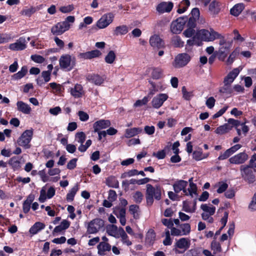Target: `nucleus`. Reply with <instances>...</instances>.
<instances>
[{
	"mask_svg": "<svg viewBox=\"0 0 256 256\" xmlns=\"http://www.w3.org/2000/svg\"><path fill=\"white\" fill-rule=\"evenodd\" d=\"M146 204L148 206H151L154 203V198L159 200L162 197L161 187L157 184L154 186L150 184H146Z\"/></svg>",
	"mask_w": 256,
	"mask_h": 256,
	"instance_id": "1",
	"label": "nucleus"
},
{
	"mask_svg": "<svg viewBox=\"0 0 256 256\" xmlns=\"http://www.w3.org/2000/svg\"><path fill=\"white\" fill-rule=\"evenodd\" d=\"M76 64L75 57L72 56L68 54H62L59 60V64L62 70H67L70 71L72 70Z\"/></svg>",
	"mask_w": 256,
	"mask_h": 256,
	"instance_id": "2",
	"label": "nucleus"
},
{
	"mask_svg": "<svg viewBox=\"0 0 256 256\" xmlns=\"http://www.w3.org/2000/svg\"><path fill=\"white\" fill-rule=\"evenodd\" d=\"M104 225V221L100 218H96L90 220L86 226V233L96 234Z\"/></svg>",
	"mask_w": 256,
	"mask_h": 256,
	"instance_id": "3",
	"label": "nucleus"
},
{
	"mask_svg": "<svg viewBox=\"0 0 256 256\" xmlns=\"http://www.w3.org/2000/svg\"><path fill=\"white\" fill-rule=\"evenodd\" d=\"M33 136V130H27L22 132L21 136L18 140L19 146L24 148L26 149L30 148V144Z\"/></svg>",
	"mask_w": 256,
	"mask_h": 256,
	"instance_id": "4",
	"label": "nucleus"
},
{
	"mask_svg": "<svg viewBox=\"0 0 256 256\" xmlns=\"http://www.w3.org/2000/svg\"><path fill=\"white\" fill-rule=\"evenodd\" d=\"M250 166L242 165L240 166L241 176L242 179L248 184H253L256 181V176Z\"/></svg>",
	"mask_w": 256,
	"mask_h": 256,
	"instance_id": "5",
	"label": "nucleus"
},
{
	"mask_svg": "<svg viewBox=\"0 0 256 256\" xmlns=\"http://www.w3.org/2000/svg\"><path fill=\"white\" fill-rule=\"evenodd\" d=\"M187 16L180 17L176 20L173 21L170 25V30L174 34H180L184 29V26L187 22Z\"/></svg>",
	"mask_w": 256,
	"mask_h": 256,
	"instance_id": "6",
	"label": "nucleus"
},
{
	"mask_svg": "<svg viewBox=\"0 0 256 256\" xmlns=\"http://www.w3.org/2000/svg\"><path fill=\"white\" fill-rule=\"evenodd\" d=\"M190 57L186 53L180 54L175 57L172 66L174 68H180L186 66L190 61Z\"/></svg>",
	"mask_w": 256,
	"mask_h": 256,
	"instance_id": "7",
	"label": "nucleus"
},
{
	"mask_svg": "<svg viewBox=\"0 0 256 256\" xmlns=\"http://www.w3.org/2000/svg\"><path fill=\"white\" fill-rule=\"evenodd\" d=\"M215 33H217V32L210 28V30L202 29L198 32V34L201 40L205 42H212L216 40Z\"/></svg>",
	"mask_w": 256,
	"mask_h": 256,
	"instance_id": "8",
	"label": "nucleus"
},
{
	"mask_svg": "<svg viewBox=\"0 0 256 256\" xmlns=\"http://www.w3.org/2000/svg\"><path fill=\"white\" fill-rule=\"evenodd\" d=\"M114 18V14L112 12L104 14L97 22L96 26L100 29L106 28L111 24Z\"/></svg>",
	"mask_w": 256,
	"mask_h": 256,
	"instance_id": "9",
	"label": "nucleus"
},
{
	"mask_svg": "<svg viewBox=\"0 0 256 256\" xmlns=\"http://www.w3.org/2000/svg\"><path fill=\"white\" fill-rule=\"evenodd\" d=\"M70 28V24H68L67 22H58L54 26L51 28V32L54 35L58 36L62 34L66 31L68 30Z\"/></svg>",
	"mask_w": 256,
	"mask_h": 256,
	"instance_id": "10",
	"label": "nucleus"
},
{
	"mask_svg": "<svg viewBox=\"0 0 256 256\" xmlns=\"http://www.w3.org/2000/svg\"><path fill=\"white\" fill-rule=\"evenodd\" d=\"M248 158V155L245 152H242L231 157L228 160L232 164H240L244 163Z\"/></svg>",
	"mask_w": 256,
	"mask_h": 256,
	"instance_id": "11",
	"label": "nucleus"
},
{
	"mask_svg": "<svg viewBox=\"0 0 256 256\" xmlns=\"http://www.w3.org/2000/svg\"><path fill=\"white\" fill-rule=\"evenodd\" d=\"M168 96L166 94H160L152 98V104L153 108H159L164 102L168 100Z\"/></svg>",
	"mask_w": 256,
	"mask_h": 256,
	"instance_id": "12",
	"label": "nucleus"
},
{
	"mask_svg": "<svg viewBox=\"0 0 256 256\" xmlns=\"http://www.w3.org/2000/svg\"><path fill=\"white\" fill-rule=\"evenodd\" d=\"M188 184V182L184 180H178L173 184L174 191L176 193H178L181 190H182L186 196H188L187 190L186 187Z\"/></svg>",
	"mask_w": 256,
	"mask_h": 256,
	"instance_id": "13",
	"label": "nucleus"
},
{
	"mask_svg": "<svg viewBox=\"0 0 256 256\" xmlns=\"http://www.w3.org/2000/svg\"><path fill=\"white\" fill-rule=\"evenodd\" d=\"M174 7V4L172 2H161L158 4L156 7V11L160 14L164 12H170Z\"/></svg>",
	"mask_w": 256,
	"mask_h": 256,
	"instance_id": "14",
	"label": "nucleus"
},
{
	"mask_svg": "<svg viewBox=\"0 0 256 256\" xmlns=\"http://www.w3.org/2000/svg\"><path fill=\"white\" fill-rule=\"evenodd\" d=\"M242 146V145L240 144H235L234 146L230 147V148L226 150L223 154H221L218 157V160H220L228 158L231 155L240 149Z\"/></svg>",
	"mask_w": 256,
	"mask_h": 256,
	"instance_id": "15",
	"label": "nucleus"
},
{
	"mask_svg": "<svg viewBox=\"0 0 256 256\" xmlns=\"http://www.w3.org/2000/svg\"><path fill=\"white\" fill-rule=\"evenodd\" d=\"M150 44L152 47L158 49L164 47V41L157 34H154L150 38Z\"/></svg>",
	"mask_w": 256,
	"mask_h": 256,
	"instance_id": "16",
	"label": "nucleus"
},
{
	"mask_svg": "<svg viewBox=\"0 0 256 256\" xmlns=\"http://www.w3.org/2000/svg\"><path fill=\"white\" fill-rule=\"evenodd\" d=\"M26 48L25 39L22 37L18 40L16 42L10 44L9 48L12 50L19 51L24 50Z\"/></svg>",
	"mask_w": 256,
	"mask_h": 256,
	"instance_id": "17",
	"label": "nucleus"
},
{
	"mask_svg": "<svg viewBox=\"0 0 256 256\" xmlns=\"http://www.w3.org/2000/svg\"><path fill=\"white\" fill-rule=\"evenodd\" d=\"M86 80L96 86H100L104 82V79L98 74H88L86 76Z\"/></svg>",
	"mask_w": 256,
	"mask_h": 256,
	"instance_id": "18",
	"label": "nucleus"
},
{
	"mask_svg": "<svg viewBox=\"0 0 256 256\" xmlns=\"http://www.w3.org/2000/svg\"><path fill=\"white\" fill-rule=\"evenodd\" d=\"M220 2L216 0H212L209 4L208 10L211 15L215 16L218 15L220 11Z\"/></svg>",
	"mask_w": 256,
	"mask_h": 256,
	"instance_id": "19",
	"label": "nucleus"
},
{
	"mask_svg": "<svg viewBox=\"0 0 256 256\" xmlns=\"http://www.w3.org/2000/svg\"><path fill=\"white\" fill-rule=\"evenodd\" d=\"M110 122L109 120H100L96 122L93 124L94 132L100 131L102 129H104L110 126Z\"/></svg>",
	"mask_w": 256,
	"mask_h": 256,
	"instance_id": "20",
	"label": "nucleus"
},
{
	"mask_svg": "<svg viewBox=\"0 0 256 256\" xmlns=\"http://www.w3.org/2000/svg\"><path fill=\"white\" fill-rule=\"evenodd\" d=\"M216 39H220L219 44L221 46L220 48V52L222 54H224L226 52L229 50V47L225 46L226 40L224 36L217 32L215 33Z\"/></svg>",
	"mask_w": 256,
	"mask_h": 256,
	"instance_id": "21",
	"label": "nucleus"
},
{
	"mask_svg": "<svg viewBox=\"0 0 256 256\" xmlns=\"http://www.w3.org/2000/svg\"><path fill=\"white\" fill-rule=\"evenodd\" d=\"M98 254L100 256H104L106 254V252L111 250V246L108 242H100L97 246Z\"/></svg>",
	"mask_w": 256,
	"mask_h": 256,
	"instance_id": "22",
	"label": "nucleus"
},
{
	"mask_svg": "<svg viewBox=\"0 0 256 256\" xmlns=\"http://www.w3.org/2000/svg\"><path fill=\"white\" fill-rule=\"evenodd\" d=\"M151 70V78L154 80H159L162 78L164 71L160 68L152 67Z\"/></svg>",
	"mask_w": 256,
	"mask_h": 256,
	"instance_id": "23",
	"label": "nucleus"
},
{
	"mask_svg": "<svg viewBox=\"0 0 256 256\" xmlns=\"http://www.w3.org/2000/svg\"><path fill=\"white\" fill-rule=\"evenodd\" d=\"M190 245V241L185 238H180L176 243V246L178 248L188 250Z\"/></svg>",
	"mask_w": 256,
	"mask_h": 256,
	"instance_id": "24",
	"label": "nucleus"
},
{
	"mask_svg": "<svg viewBox=\"0 0 256 256\" xmlns=\"http://www.w3.org/2000/svg\"><path fill=\"white\" fill-rule=\"evenodd\" d=\"M16 106L18 111L24 114H30L32 110L30 107L22 101H18L16 102Z\"/></svg>",
	"mask_w": 256,
	"mask_h": 256,
	"instance_id": "25",
	"label": "nucleus"
},
{
	"mask_svg": "<svg viewBox=\"0 0 256 256\" xmlns=\"http://www.w3.org/2000/svg\"><path fill=\"white\" fill-rule=\"evenodd\" d=\"M70 94L75 98H81L83 94V88L80 84H76L70 90Z\"/></svg>",
	"mask_w": 256,
	"mask_h": 256,
	"instance_id": "26",
	"label": "nucleus"
},
{
	"mask_svg": "<svg viewBox=\"0 0 256 256\" xmlns=\"http://www.w3.org/2000/svg\"><path fill=\"white\" fill-rule=\"evenodd\" d=\"M106 186L110 188H119V182L114 176H108L106 180Z\"/></svg>",
	"mask_w": 256,
	"mask_h": 256,
	"instance_id": "27",
	"label": "nucleus"
},
{
	"mask_svg": "<svg viewBox=\"0 0 256 256\" xmlns=\"http://www.w3.org/2000/svg\"><path fill=\"white\" fill-rule=\"evenodd\" d=\"M244 8V6L242 3H240L235 4L230 10V13L232 15L235 16H239L242 12Z\"/></svg>",
	"mask_w": 256,
	"mask_h": 256,
	"instance_id": "28",
	"label": "nucleus"
},
{
	"mask_svg": "<svg viewBox=\"0 0 256 256\" xmlns=\"http://www.w3.org/2000/svg\"><path fill=\"white\" fill-rule=\"evenodd\" d=\"M142 132V129L140 128H128L126 130L125 137L130 138L140 134Z\"/></svg>",
	"mask_w": 256,
	"mask_h": 256,
	"instance_id": "29",
	"label": "nucleus"
},
{
	"mask_svg": "<svg viewBox=\"0 0 256 256\" xmlns=\"http://www.w3.org/2000/svg\"><path fill=\"white\" fill-rule=\"evenodd\" d=\"M44 224L41 222H36L30 229L29 232L32 234H36L40 230H43L45 228Z\"/></svg>",
	"mask_w": 256,
	"mask_h": 256,
	"instance_id": "30",
	"label": "nucleus"
},
{
	"mask_svg": "<svg viewBox=\"0 0 256 256\" xmlns=\"http://www.w3.org/2000/svg\"><path fill=\"white\" fill-rule=\"evenodd\" d=\"M118 235L119 237L122 238V242L123 244H126L127 246H130L132 244V242L128 239V237L124 230V228L122 227H120L118 228Z\"/></svg>",
	"mask_w": 256,
	"mask_h": 256,
	"instance_id": "31",
	"label": "nucleus"
},
{
	"mask_svg": "<svg viewBox=\"0 0 256 256\" xmlns=\"http://www.w3.org/2000/svg\"><path fill=\"white\" fill-rule=\"evenodd\" d=\"M120 203L118 206H116L113 208V212H120V210L122 208L124 209L125 212H126V206L128 204V201L125 198H119Z\"/></svg>",
	"mask_w": 256,
	"mask_h": 256,
	"instance_id": "32",
	"label": "nucleus"
},
{
	"mask_svg": "<svg viewBox=\"0 0 256 256\" xmlns=\"http://www.w3.org/2000/svg\"><path fill=\"white\" fill-rule=\"evenodd\" d=\"M232 128V126L228 124H225L224 125L218 127L215 130V132L218 134H224L228 132Z\"/></svg>",
	"mask_w": 256,
	"mask_h": 256,
	"instance_id": "33",
	"label": "nucleus"
},
{
	"mask_svg": "<svg viewBox=\"0 0 256 256\" xmlns=\"http://www.w3.org/2000/svg\"><path fill=\"white\" fill-rule=\"evenodd\" d=\"M78 190V185L76 184L73 188H72L69 192L66 194V200L68 202H72L74 200L75 195Z\"/></svg>",
	"mask_w": 256,
	"mask_h": 256,
	"instance_id": "34",
	"label": "nucleus"
},
{
	"mask_svg": "<svg viewBox=\"0 0 256 256\" xmlns=\"http://www.w3.org/2000/svg\"><path fill=\"white\" fill-rule=\"evenodd\" d=\"M28 72V68L27 66H22L20 70L17 73L14 74L12 76V79L14 80H18L24 77Z\"/></svg>",
	"mask_w": 256,
	"mask_h": 256,
	"instance_id": "35",
	"label": "nucleus"
},
{
	"mask_svg": "<svg viewBox=\"0 0 256 256\" xmlns=\"http://www.w3.org/2000/svg\"><path fill=\"white\" fill-rule=\"evenodd\" d=\"M113 214L116 216L118 218L120 219V222L122 226H124L126 224V212L124 209L122 208L120 210V212H112Z\"/></svg>",
	"mask_w": 256,
	"mask_h": 256,
	"instance_id": "36",
	"label": "nucleus"
},
{
	"mask_svg": "<svg viewBox=\"0 0 256 256\" xmlns=\"http://www.w3.org/2000/svg\"><path fill=\"white\" fill-rule=\"evenodd\" d=\"M118 229L116 225H110L107 228V232L108 235L114 236L115 238H119Z\"/></svg>",
	"mask_w": 256,
	"mask_h": 256,
	"instance_id": "37",
	"label": "nucleus"
},
{
	"mask_svg": "<svg viewBox=\"0 0 256 256\" xmlns=\"http://www.w3.org/2000/svg\"><path fill=\"white\" fill-rule=\"evenodd\" d=\"M216 238H214V240L210 244L211 249L213 250V254H214L220 252L222 250L220 244L215 240Z\"/></svg>",
	"mask_w": 256,
	"mask_h": 256,
	"instance_id": "38",
	"label": "nucleus"
},
{
	"mask_svg": "<svg viewBox=\"0 0 256 256\" xmlns=\"http://www.w3.org/2000/svg\"><path fill=\"white\" fill-rule=\"evenodd\" d=\"M172 44L176 48H182L184 45V42L178 36H175L172 38Z\"/></svg>",
	"mask_w": 256,
	"mask_h": 256,
	"instance_id": "39",
	"label": "nucleus"
},
{
	"mask_svg": "<svg viewBox=\"0 0 256 256\" xmlns=\"http://www.w3.org/2000/svg\"><path fill=\"white\" fill-rule=\"evenodd\" d=\"M128 32V28L126 25L116 26L114 30V34L116 36L125 34Z\"/></svg>",
	"mask_w": 256,
	"mask_h": 256,
	"instance_id": "40",
	"label": "nucleus"
},
{
	"mask_svg": "<svg viewBox=\"0 0 256 256\" xmlns=\"http://www.w3.org/2000/svg\"><path fill=\"white\" fill-rule=\"evenodd\" d=\"M224 84L222 86L220 87L219 92L221 94H232L233 92V89L231 85L224 83Z\"/></svg>",
	"mask_w": 256,
	"mask_h": 256,
	"instance_id": "41",
	"label": "nucleus"
},
{
	"mask_svg": "<svg viewBox=\"0 0 256 256\" xmlns=\"http://www.w3.org/2000/svg\"><path fill=\"white\" fill-rule=\"evenodd\" d=\"M116 58V55L114 51L110 50L104 58L105 62L108 64H112Z\"/></svg>",
	"mask_w": 256,
	"mask_h": 256,
	"instance_id": "42",
	"label": "nucleus"
},
{
	"mask_svg": "<svg viewBox=\"0 0 256 256\" xmlns=\"http://www.w3.org/2000/svg\"><path fill=\"white\" fill-rule=\"evenodd\" d=\"M139 208V206L136 204H132L130 206L129 211L135 219L139 218V215L138 213Z\"/></svg>",
	"mask_w": 256,
	"mask_h": 256,
	"instance_id": "43",
	"label": "nucleus"
},
{
	"mask_svg": "<svg viewBox=\"0 0 256 256\" xmlns=\"http://www.w3.org/2000/svg\"><path fill=\"white\" fill-rule=\"evenodd\" d=\"M146 242L150 244H152L156 240V233L154 230H151L148 232L146 235Z\"/></svg>",
	"mask_w": 256,
	"mask_h": 256,
	"instance_id": "44",
	"label": "nucleus"
},
{
	"mask_svg": "<svg viewBox=\"0 0 256 256\" xmlns=\"http://www.w3.org/2000/svg\"><path fill=\"white\" fill-rule=\"evenodd\" d=\"M201 209L206 212H208L209 215L212 216L216 212V208L214 206H208L206 204H202L200 206Z\"/></svg>",
	"mask_w": 256,
	"mask_h": 256,
	"instance_id": "45",
	"label": "nucleus"
},
{
	"mask_svg": "<svg viewBox=\"0 0 256 256\" xmlns=\"http://www.w3.org/2000/svg\"><path fill=\"white\" fill-rule=\"evenodd\" d=\"M180 228H181V232L183 235H188L190 232V225L189 224L185 223L180 225Z\"/></svg>",
	"mask_w": 256,
	"mask_h": 256,
	"instance_id": "46",
	"label": "nucleus"
},
{
	"mask_svg": "<svg viewBox=\"0 0 256 256\" xmlns=\"http://www.w3.org/2000/svg\"><path fill=\"white\" fill-rule=\"evenodd\" d=\"M181 5L184 6L182 8H179L177 10V12L181 14L184 12L188 8V6H190V2L189 0H183L181 2Z\"/></svg>",
	"mask_w": 256,
	"mask_h": 256,
	"instance_id": "47",
	"label": "nucleus"
},
{
	"mask_svg": "<svg viewBox=\"0 0 256 256\" xmlns=\"http://www.w3.org/2000/svg\"><path fill=\"white\" fill-rule=\"evenodd\" d=\"M182 92L183 98L186 100H190L193 96L192 92H188L184 86L182 87Z\"/></svg>",
	"mask_w": 256,
	"mask_h": 256,
	"instance_id": "48",
	"label": "nucleus"
},
{
	"mask_svg": "<svg viewBox=\"0 0 256 256\" xmlns=\"http://www.w3.org/2000/svg\"><path fill=\"white\" fill-rule=\"evenodd\" d=\"M49 86L52 89L54 90L55 92L58 94H60L62 92V87L60 84L53 82L50 83Z\"/></svg>",
	"mask_w": 256,
	"mask_h": 256,
	"instance_id": "49",
	"label": "nucleus"
},
{
	"mask_svg": "<svg viewBox=\"0 0 256 256\" xmlns=\"http://www.w3.org/2000/svg\"><path fill=\"white\" fill-rule=\"evenodd\" d=\"M75 136L76 140L77 142L80 144H84V142L86 140V135L82 132H77Z\"/></svg>",
	"mask_w": 256,
	"mask_h": 256,
	"instance_id": "50",
	"label": "nucleus"
},
{
	"mask_svg": "<svg viewBox=\"0 0 256 256\" xmlns=\"http://www.w3.org/2000/svg\"><path fill=\"white\" fill-rule=\"evenodd\" d=\"M187 190V192L188 193V196L190 195L192 196V194H196L197 192V186L196 184L193 182H190V188H188Z\"/></svg>",
	"mask_w": 256,
	"mask_h": 256,
	"instance_id": "51",
	"label": "nucleus"
},
{
	"mask_svg": "<svg viewBox=\"0 0 256 256\" xmlns=\"http://www.w3.org/2000/svg\"><path fill=\"white\" fill-rule=\"evenodd\" d=\"M36 12V8L32 6L29 8L23 10L22 12V15L26 16H30Z\"/></svg>",
	"mask_w": 256,
	"mask_h": 256,
	"instance_id": "52",
	"label": "nucleus"
},
{
	"mask_svg": "<svg viewBox=\"0 0 256 256\" xmlns=\"http://www.w3.org/2000/svg\"><path fill=\"white\" fill-rule=\"evenodd\" d=\"M134 201L137 204H140L143 199V194L141 192H136L133 196Z\"/></svg>",
	"mask_w": 256,
	"mask_h": 256,
	"instance_id": "53",
	"label": "nucleus"
},
{
	"mask_svg": "<svg viewBox=\"0 0 256 256\" xmlns=\"http://www.w3.org/2000/svg\"><path fill=\"white\" fill-rule=\"evenodd\" d=\"M149 101V96H146L142 100H138L134 104L136 106H140L146 104Z\"/></svg>",
	"mask_w": 256,
	"mask_h": 256,
	"instance_id": "54",
	"label": "nucleus"
},
{
	"mask_svg": "<svg viewBox=\"0 0 256 256\" xmlns=\"http://www.w3.org/2000/svg\"><path fill=\"white\" fill-rule=\"evenodd\" d=\"M248 208L252 212L256 210V192L254 194L248 205Z\"/></svg>",
	"mask_w": 256,
	"mask_h": 256,
	"instance_id": "55",
	"label": "nucleus"
},
{
	"mask_svg": "<svg viewBox=\"0 0 256 256\" xmlns=\"http://www.w3.org/2000/svg\"><path fill=\"white\" fill-rule=\"evenodd\" d=\"M30 58L33 61L38 64H42L45 60L43 56L38 54L32 55Z\"/></svg>",
	"mask_w": 256,
	"mask_h": 256,
	"instance_id": "56",
	"label": "nucleus"
},
{
	"mask_svg": "<svg viewBox=\"0 0 256 256\" xmlns=\"http://www.w3.org/2000/svg\"><path fill=\"white\" fill-rule=\"evenodd\" d=\"M152 156H156L159 160L164 158L166 156L165 148L161 150H158L157 152H153Z\"/></svg>",
	"mask_w": 256,
	"mask_h": 256,
	"instance_id": "57",
	"label": "nucleus"
},
{
	"mask_svg": "<svg viewBox=\"0 0 256 256\" xmlns=\"http://www.w3.org/2000/svg\"><path fill=\"white\" fill-rule=\"evenodd\" d=\"M74 9V6L73 4H69L66 6H61L60 8V10L64 14L68 13L71 12Z\"/></svg>",
	"mask_w": 256,
	"mask_h": 256,
	"instance_id": "58",
	"label": "nucleus"
},
{
	"mask_svg": "<svg viewBox=\"0 0 256 256\" xmlns=\"http://www.w3.org/2000/svg\"><path fill=\"white\" fill-rule=\"evenodd\" d=\"M77 161V158H73L72 159L70 160L67 164V168L70 170H72L75 168L76 166Z\"/></svg>",
	"mask_w": 256,
	"mask_h": 256,
	"instance_id": "59",
	"label": "nucleus"
},
{
	"mask_svg": "<svg viewBox=\"0 0 256 256\" xmlns=\"http://www.w3.org/2000/svg\"><path fill=\"white\" fill-rule=\"evenodd\" d=\"M16 157H12L8 160V164L13 168H18L20 166V162L18 160H14Z\"/></svg>",
	"mask_w": 256,
	"mask_h": 256,
	"instance_id": "60",
	"label": "nucleus"
},
{
	"mask_svg": "<svg viewBox=\"0 0 256 256\" xmlns=\"http://www.w3.org/2000/svg\"><path fill=\"white\" fill-rule=\"evenodd\" d=\"M228 188V184L226 182H220L219 187L216 190L218 194H222L226 191Z\"/></svg>",
	"mask_w": 256,
	"mask_h": 256,
	"instance_id": "61",
	"label": "nucleus"
},
{
	"mask_svg": "<svg viewBox=\"0 0 256 256\" xmlns=\"http://www.w3.org/2000/svg\"><path fill=\"white\" fill-rule=\"evenodd\" d=\"M238 52L236 51V50H235L234 51H233L229 56L228 60H227V63L228 64H232L236 56L238 54Z\"/></svg>",
	"mask_w": 256,
	"mask_h": 256,
	"instance_id": "62",
	"label": "nucleus"
},
{
	"mask_svg": "<svg viewBox=\"0 0 256 256\" xmlns=\"http://www.w3.org/2000/svg\"><path fill=\"white\" fill-rule=\"evenodd\" d=\"M47 198V194L46 193V190L44 188H42V189L40 191V196L38 198V200L40 202H44Z\"/></svg>",
	"mask_w": 256,
	"mask_h": 256,
	"instance_id": "63",
	"label": "nucleus"
},
{
	"mask_svg": "<svg viewBox=\"0 0 256 256\" xmlns=\"http://www.w3.org/2000/svg\"><path fill=\"white\" fill-rule=\"evenodd\" d=\"M117 198V194L116 192L112 190L108 191V200L111 202L115 201Z\"/></svg>",
	"mask_w": 256,
	"mask_h": 256,
	"instance_id": "64",
	"label": "nucleus"
}]
</instances>
